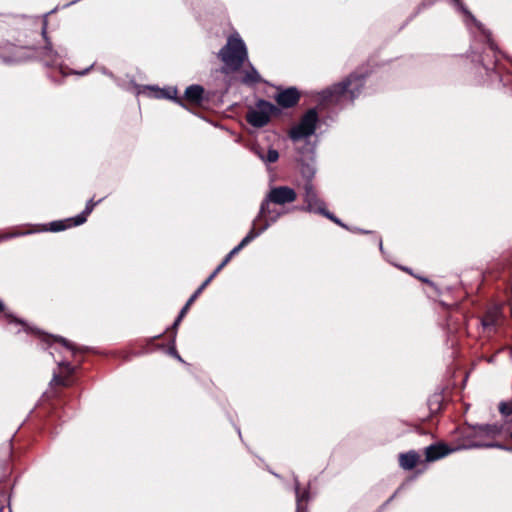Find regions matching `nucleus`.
I'll return each mask as SVG.
<instances>
[{"label":"nucleus","mask_w":512,"mask_h":512,"mask_svg":"<svg viewBox=\"0 0 512 512\" xmlns=\"http://www.w3.org/2000/svg\"><path fill=\"white\" fill-rule=\"evenodd\" d=\"M366 74L353 72L341 82L321 92V102L324 105H343L352 103L362 92Z\"/></svg>","instance_id":"nucleus-1"},{"label":"nucleus","mask_w":512,"mask_h":512,"mask_svg":"<svg viewBox=\"0 0 512 512\" xmlns=\"http://www.w3.org/2000/svg\"><path fill=\"white\" fill-rule=\"evenodd\" d=\"M248 56L245 43L238 35H231L218 53V58L231 71H238Z\"/></svg>","instance_id":"nucleus-2"},{"label":"nucleus","mask_w":512,"mask_h":512,"mask_svg":"<svg viewBox=\"0 0 512 512\" xmlns=\"http://www.w3.org/2000/svg\"><path fill=\"white\" fill-rule=\"evenodd\" d=\"M274 205L269 201L266 196L262 201L260 206V211L256 219L253 221L252 228L248 232V234L241 240L244 241L248 237L250 240L246 243V246L252 242L257 236H259L263 231H265L271 223L276 222L277 219L281 216V212L276 208L272 207Z\"/></svg>","instance_id":"nucleus-3"},{"label":"nucleus","mask_w":512,"mask_h":512,"mask_svg":"<svg viewBox=\"0 0 512 512\" xmlns=\"http://www.w3.org/2000/svg\"><path fill=\"white\" fill-rule=\"evenodd\" d=\"M280 112L278 106L267 100L259 99L255 103V108L248 109L245 119L251 126L262 128L270 122L272 116H278Z\"/></svg>","instance_id":"nucleus-4"},{"label":"nucleus","mask_w":512,"mask_h":512,"mask_svg":"<svg viewBox=\"0 0 512 512\" xmlns=\"http://www.w3.org/2000/svg\"><path fill=\"white\" fill-rule=\"evenodd\" d=\"M318 123L317 110L310 108L301 116L299 123L288 131V136L293 142L310 137L315 133Z\"/></svg>","instance_id":"nucleus-5"},{"label":"nucleus","mask_w":512,"mask_h":512,"mask_svg":"<svg viewBox=\"0 0 512 512\" xmlns=\"http://www.w3.org/2000/svg\"><path fill=\"white\" fill-rule=\"evenodd\" d=\"M309 172L308 178L303 184V200L306 204L305 207L302 208L303 211L319 214L323 212V209L326 207L325 202L318 196V192L312 182L313 172L310 171V168L307 167Z\"/></svg>","instance_id":"nucleus-6"},{"label":"nucleus","mask_w":512,"mask_h":512,"mask_svg":"<svg viewBox=\"0 0 512 512\" xmlns=\"http://www.w3.org/2000/svg\"><path fill=\"white\" fill-rule=\"evenodd\" d=\"M250 240L248 237L246 240L241 241L236 247H234L222 260V262L216 267V269L208 276V278L196 289V291L190 296L186 304L192 306V304L197 300V298L201 295V293L206 289V287L213 281V279L220 273V271L232 260V258L237 255L245 246L246 243Z\"/></svg>","instance_id":"nucleus-7"},{"label":"nucleus","mask_w":512,"mask_h":512,"mask_svg":"<svg viewBox=\"0 0 512 512\" xmlns=\"http://www.w3.org/2000/svg\"><path fill=\"white\" fill-rule=\"evenodd\" d=\"M75 370L76 367L69 363H62L59 365V371L54 373L53 379L50 383L55 397H60L57 391L58 387L67 388L73 385Z\"/></svg>","instance_id":"nucleus-8"},{"label":"nucleus","mask_w":512,"mask_h":512,"mask_svg":"<svg viewBox=\"0 0 512 512\" xmlns=\"http://www.w3.org/2000/svg\"><path fill=\"white\" fill-rule=\"evenodd\" d=\"M180 106L187 104L194 107H201L205 101V90L201 85L193 84L186 88L184 95L180 96Z\"/></svg>","instance_id":"nucleus-9"},{"label":"nucleus","mask_w":512,"mask_h":512,"mask_svg":"<svg viewBox=\"0 0 512 512\" xmlns=\"http://www.w3.org/2000/svg\"><path fill=\"white\" fill-rule=\"evenodd\" d=\"M266 196L274 205H285L297 199L295 190L288 186L273 187Z\"/></svg>","instance_id":"nucleus-10"},{"label":"nucleus","mask_w":512,"mask_h":512,"mask_svg":"<svg viewBox=\"0 0 512 512\" xmlns=\"http://www.w3.org/2000/svg\"><path fill=\"white\" fill-rule=\"evenodd\" d=\"M300 98L301 94L296 87L281 89L274 97L278 106L284 109L295 107Z\"/></svg>","instance_id":"nucleus-11"},{"label":"nucleus","mask_w":512,"mask_h":512,"mask_svg":"<svg viewBox=\"0 0 512 512\" xmlns=\"http://www.w3.org/2000/svg\"><path fill=\"white\" fill-rule=\"evenodd\" d=\"M451 452V449L445 443L432 444L425 448V460L427 462H433L439 460Z\"/></svg>","instance_id":"nucleus-12"},{"label":"nucleus","mask_w":512,"mask_h":512,"mask_svg":"<svg viewBox=\"0 0 512 512\" xmlns=\"http://www.w3.org/2000/svg\"><path fill=\"white\" fill-rule=\"evenodd\" d=\"M501 313L498 309H489L481 317L483 329L488 332H495L499 324Z\"/></svg>","instance_id":"nucleus-13"},{"label":"nucleus","mask_w":512,"mask_h":512,"mask_svg":"<svg viewBox=\"0 0 512 512\" xmlns=\"http://www.w3.org/2000/svg\"><path fill=\"white\" fill-rule=\"evenodd\" d=\"M419 462L420 455L414 450H410L406 453H401L399 455V465L404 470L414 469Z\"/></svg>","instance_id":"nucleus-14"},{"label":"nucleus","mask_w":512,"mask_h":512,"mask_svg":"<svg viewBox=\"0 0 512 512\" xmlns=\"http://www.w3.org/2000/svg\"><path fill=\"white\" fill-rule=\"evenodd\" d=\"M50 340L62 344L64 347L69 349L74 356L77 354H84L89 351L88 347H77L76 345H74L73 343H71L70 341L61 336H48L46 341L50 342Z\"/></svg>","instance_id":"nucleus-15"},{"label":"nucleus","mask_w":512,"mask_h":512,"mask_svg":"<svg viewBox=\"0 0 512 512\" xmlns=\"http://www.w3.org/2000/svg\"><path fill=\"white\" fill-rule=\"evenodd\" d=\"M296 512H307V506L310 499V493L308 490H301L299 485H296Z\"/></svg>","instance_id":"nucleus-16"},{"label":"nucleus","mask_w":512,"mask_h":512,"mask_svg":"<svg viewBox=\"0 0 512 512\" xmlns=\"http://www.w3.org/2000/svg\"><path fill=\"white\" fill-rule=\"evenodd\" d=\"M154 91V96L156 98H165V99H171L173 100L175 103L179 104L180 105V96H178V90L175 88V87H169V88H165V89H153Z\"/></svg>","instance_id":"nucleus-17"},{"label":"nucleus","mask_w":512,"mask_h":512,"mask_svg":"<svg viewBox=\"0 0 512 512\" xmlns=\"http://www.w3.org/2000/svg\"><path fill=\"white\" fill-rule=\"evenodd\" d=\"M72 222H74L73 217L64 220L53 221L48 224V227L45 228V230L51 232H60L71 227L79 226V224H72Z\"/></svg>","instance_id":"nucleus-18"},{"label":"nucleus","mask_w":512,"mask_h":512,"mask_svg":"<svg viewBox=\"0 0 512 512\" xmlns=\"http://www.w3.org/2000/svg\"><path fill=\"white\" fill-rule=\"evenodd\" d=\"M100 202H101V199L98 201H94L93 199H90L87 202L84 211L82 213H80L79 215L73 217L74 222H72V224H79V225L84 224L87 221V217L92 213L95 206Z\"/></svg>","instance_id":"nucleus-19"},{"label":"nucleus","mask_w":512,"mask_h":512,"mask_svg":"<svg viewBox=\"0 0 512 512\" xmlns=\"http://www.w3.org/2000/svg\"><path fill=\"white\" fill-rule=\"evenodd\" d=\"M262 82V78L258 71L251 66L250 70L245 71L242 83L245 85H254Z\"/></svg>","instance_id":"nucleus-20"},{"label":"nucleus","mask_w":512,"mask_h":512,"mask_svg":"<svg viewBox=\"0 0 512 512\" xmlns=\"http://www.w3.org/2000/svg\"><path fill=\"white\" fill-rule=\"evenodd\" d=\"M166 333L169 336V346H168V349H167V353L170 356H173V357L177 358L178 360H182L180 355L178 354L177 349H176V335H177V331H170V329H167Z\"/></svg>","instance_id":"nucleus-21"},{"label":"nucleus","mask_w":512,"mask_h":512,"mask_svg":"<svg viewBox=\"0 0 512 512\" xmlns=\"http://www.w3.org/2000/svg\"><path fill=\"white\" fill-rule=\"evenodd\" d=\"M498 411L506 422L512 420V399L510 401H501L498 404Z\"/></svg>","instance_id":"nucleus-22"},{"label":"nucleus","mask_w":512,"mask_h":512,"mask_svg":"<svg viewBox=\"0 0 512 512\" xmlns=\"http://www.w3.org/2000/svg\"><path fill=\"white\" fill-rule=\"evenodd\" d=\"M191 306H189L188 304H185L183 306V308L180 310L179 312V315L177 316V318L175 319L173 325L169 328L170 331H177L180 323L182 322L183 318L186 316V314L188 313L189 309H190Z\"/></svg>","instance_id":"nucleus-23"},{"label":"nucleus","mask_w":512,"mask_h":512,"mask_svg":"<svg viewBox=\"0 0 512 512\" xmlns=\"http://www.w3.org/2000/svg\"><path fill=\"white\" fill-rule=\"evenodd\" d=\"M441 405H442V398L440 395H434L430 400H429V408H430V411L431 412H437L441 409Z\"/></svg>","instance_id":"nucleus-24"},{"label":"nucleus","mask_w":512,"mask_h":512,"mask_svg":"<svg viewBox=\"0 0 512 512\" xmlns=\"http://www.w3.org/2000/svg\"><path fill=\"white\" fill-rule=\"evenodd\" d=\"M260 157L268 163H275L279 159V153L277 150L270 148L266 157H263L262 155H260Z\"/></svg>","instance_id":"nucleus-25"},{"label":"nucleus","mask_w":512,"mask_h":512,"mask_svg":"<svg viewBox=\"0 0 512 512\" xmlns=\"http://www.w3.org/2000/svg\"><path fill=\"white\" fill-rule=\"evenodd\" d=\"M320 215L328 218L329 220H331L332 222H334L335 224L341 226V227H345V225L341 222V220L339 218H337L333 213L329 212L326 207L323 209V212H320L319 213Z\"/></svg>","instance_id":"nucleus-26"},{"label":"nucleus","mask_w":512,"mask_h":512,"mask_svg":"<svg viewBox=\"0 0 512 512\" xmlns=\"http://www.w3.org/2000/svg\"><path fill=\"white\" fill-rule=\"evenodd\" d=\"M4 317L10 322V323H17V324H20V325H24V321L16 318L14 315H12L11 313H5L4 314Z\"/></svg>","instance_id":"nucleus-27"},{"label":"nucleus","mask_w":512,"mask_h":512,"mask_svg":"<svg viewBox=\"0 0 512 512\" xmlns=\"http://www.w3.org/2000/svg\"><path fill=\"white\" fill-rule=\"evenodd\" d=\"M496 63H497V59L496 58L493 61L488 62V63L485 62L484 59L481 60V64H482L483 68L485 70H487V71L494 69V67L496 66Z\"/></svg>","instance_id":"nucleus-28"},{"label":"nucleus","mask_w":512,"mask_h":512,"mask_svg":"<svg viewBox=\"0 0 512 512\" xmlns=\"http://www.w3.org/2000/svg\"><path fill=\"white\" fill-rule=\"evenodd\" d=\"M483 431L491 432V433H496L497 432V428H496V426L486 425L483 428Z\"/></svg>","instance_id":"nucleus-29"},{"label":"nucleus","mask_w":512,"mask_h":512,"mask_svg":"<svg viewBox=\"0 0 512 512\" xmlns=\"http://www.w3.org/2000/svg\"><path fill=\"white\" fill-rule=\"evenodd\" d=\"M452 1L454 2L455 5H457L462 10V12L468 13V11L464 7V5L460 2V0H452Z\"/></svg>","instance_id":"nucleus-30"},{"label":"nucleus","mask_w":512,"mask_h":512,"mask_svg":"<svg viewBox=\"0 0 512 512\" xmlns=\"http://www.w3.org/2000/svg\"><path fill=\"white\" fill-rule=\"evenodd\" d=\"M489 49L491 50L495 58L497 53V47L492 41H489Z\"/></svg>","instance_id":"nucleus-31"},{"label":"nucleus","mask_w":512,"mask_h":512,"mask_svg":"<svg viewBox=\"0 0 512 512\" xmlns=\"http://www.w3.org/2000/svg\"><path fill=\"white\" fill-rule=\"evenodd\" d=\"M415 278H417L418 280H420L421 282L423 283H426L428 285H432L433 283L426 277H422V276H415Z\"/></svg>","instance_id":"nucleus-32"},{"label":"nucleus","mask_w":512,"mask_h":512,"mask_svg":"<svg viewBox=\"0 0 512 512\" xmlns=\"http://www.w3.org/2000/svg\"><path fill=\"white\" fill-rule=\"evenodd\" d=\"M402 270H403V271H405V272H407V273H409L410 275H413L414 277L416 276V275H414V274L412 273V271H411V269H410V268H402Z\"/></svg>","instance_id":"nucleus-33"},{"label":"nucleus","mask_w":512,"mask_h":512,"mask_svg":"<svg viewBox=\"0 0 512 512\" xmlns=\"http://www.w3.org/2000/svg\"><path fill=\"white\" fill-rule=\"evenodd\" d=\"M4 304L0 301V313L4 312Z\"/></svg>","instance_id":"nucleus-34"},{"label":"nucleus","mask_w":512,"mask_h":512,"mask_svg":"<svg viewBox=\"0 0 512 512\" xmlns=\"http://www.w3.org/2000/svg\"><path fill=\"white\" fill-rule=\"evenodd\" d=\"M491 446H495V447H500V448H502V445H500V444H492Z\"/></svg>","instance_id":"nucleus-35"},{"label":"nucleus","mask_w":512,"mask_h":512,"mask_svg":"<svg viewBox=\"0 0 512 512\" xmlns=\"http://www.w3.org/2000/svg\"><path fill=\"white\" fill-rule=\"evenodd\" d=\"M88 70H85L83 72L80 73V75H84Z\"/></svg>","instance_id":"nucleus-36"},{"label":"nucleus","mask_w":512,"mask_h":512,"mask_svg":"<svg viewBox=\"0 0 512 512\" xmlns=\"http://www.w3.org/2000/svg\"><path fill=\"white\" fill-rule=\"evenodd\" d=\"M157 338H161V335H158L157 337H154L153 340H155Z\"/></svg>","instance_id":"nucleus-37"},{"label":"nucleus","mask_w":512,"mask_h":512,"mask_svg":"<svg viewBox=\"0 0 512 512\" xmlns=\"http://www.w3.org/2000/svg\"><path fill=\"white\" fill-rule=\"evenodd\" d=\"M54 414H55L57 417H60V416L58 415V412H57V411H54Z\"/></svg>","instance_id":"nucleus-38"},{"label":"nucleus","mask_w":512,"mask_h":512,"mask_svg":"<svg viewBox=\"0 0 512 512\" xmlns=\"http://www.w3.org/2000/svg\"><path fill=\"white\" fill-rule=\"evenodd\" d=\"M509 437L510 439H512V431L509 433Z\"/></svg>","instance_id":"nucleus-39"}]
</instances>
